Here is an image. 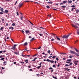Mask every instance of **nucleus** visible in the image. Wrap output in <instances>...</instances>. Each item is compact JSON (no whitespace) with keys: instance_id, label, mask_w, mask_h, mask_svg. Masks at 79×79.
Listing matches in <instances>:
<instances>
[{"instance_id":"nucleus-1","label":"nucleus","mask_w":79,"mask_h":79,"mask_svg":"<svg viewBox=\"0 0 79 79\" xmlns=\"http://www.w3.org/2000/svg\"><path fill=\"white\" fill-rule=\"evenodd\" d=\"M71 35V33H69L67 35H63V37H62V39H63V40H64L63 38L64 39H68V37Z\"/></svg>"},{"instance_id":"nucleus-2","label":"nucleus","mask_w":79,"mask_h":79,"mask_svg":"<svg viewBox=\"0 0 79 79\" xmlns=\"http://www.w3.org/2000/svg\"><path fill=\"white\" fill-rule=\"evenodd\" d=\"M17 46V44H15L14 45V46H13L12 48V49H13V50H15V48H16V46Z\"/></svg>"},{"instance_id":"nucleus-3","label":"nucleus","mask_w":79,"mask_h":79,"mask_svg":"<svg viewBox=\"0 0 79 79\" xmlns=\"http://www.w3.org/2000/svg\"><path fill=\"white\" fill-rule=\"evenodd\" d=\"M72 26L73 27H75V28H78V27H77V26L75 25L74 24H72Z\"/></svg>"},{"instance_id":"nucleus-4","label":"nucleus","mask_w":79,"mask_h":79,"mask_svg":"<svg viewBox=\"0 0 79 79\" xmlns=\"http://www.w3.org/2000/svg\"><path fill=\"white\" fill-rule=\"evenodd\" d=\"M23 3H19V5L18 6L19 8H20L21 7V6H23Z\"/></svg>"},{"instance_id":"nucleus-5","label":"nucleus","mask_w":79,"mask_h":79,"mask_svg":"<svg viewBox=\"0 0 79 79\" xmlns=\"http://www.w3.org/2000/svg\"><path fill=\"white\" fill-rule=\"evenodd\" d=\"M70 53H71L72 54H75L76 52H74L70 50Z\"/></svg>"},{"instance_id":"nucleus-6","label":"nucleus","mask_w":79,"mask_h":79,"mask_svg":"<svg viewBox=\"0 0 79 79\" xmlns=\"http://www.w3.org/2000/svg\"><path fill=\"white\" fill-rule=\"evenodd\" d=\"M8 10H5L4 11L5 13H8L9 12Z\"/></svg>"},{"instance_id":"nucleus-7","label":"nucleus","mask_w":79,"mask_h":79,"mask_svg":"<svg viewBox=\"0 0 79 79\" xmlns=\"http://www.w3.org/2000/svg\"><path fill=\"white\" fill-rule=\"evenodd\" d=\"M27 42H26L25 43H24V44L23 45L24 46V45H27Z\"/></svg>"},{"instance_id":"nucleus-8","label":"nucleus","mask_w":79,"mask_h":79,"mask_svg":"<svg viewBox=\"0 0 79 79\" xmlns=\"http://www.w3.org/2000/svg\"><path fill=\"white\" fill-rule=\"evenodd\" d=\"M56 38L57 40H60V38H58V36H56Z\"/></svg>"},{"instance_id":"nucleus-9","label":"nucleus","mask_w":79,"mask_h":79,"mask_svg":"<svg viewBox=\"0 0 79 79\" xmlns=\"http://www.w3.org/2000/svg\"><path fill=\"white\" fill-rule=\"evenodd\" d=\"M4 13V11H2V12H0V14L1 15H3Z\"/></svg>"},{"instance_id":"nucleus-10","label":"nucleus","mask_w":79,"mask_h":79,"mask_svg":"<svg viewBox=\"0 0 79 79\" xmlns=\"http://www.w3.org/2000/svg\"><path fill=\"white\" fill-rule=\"evenodd\" d=\"M9 29H12V30H13L14 29V27H9Z\"/></svg>"},{"instance_id":"nucleus-11","label":"nucleus","mask_w":79,"mask_h":79,"mask_svg":"<svg viewBox=\"0 0 79 79\" xmlns=\"http://www.w3.org/2000/svg\"><path fill=\"white\" fill-rule=\"evenodd\" d=\"M68 3L69 4V3H72V1L71 0L69 1L68 2Z\"/></svg>"},{"instance_id":"nucleus-12","label":"nucleus","mask_w":79,"mask_h":79,"mask_svg":"<svg viewBox=\"0 0 79 79\" xmlns=\"http://www.w3.org/2000/svg\"><path fill=\"white\" fill-rule=\"evenodd\" d=\"M48 3H50V4H52L53 3V2H48Z\"/></svg>"},{"instance_id":"nucleus-13","label":"nucleus","mask_w":79,"mask_h":79,"mask_svg":"<svg viewBox=\"0 0 79 79\" xmlns=\"http://www.w3.org/2000/svg\"><path fill=\"white\" fill-rule=\"evenodd\" d=\"M26 32V33H27V34H28V33H29V31H25Z\"/></svg>"},{"instance_id":"nucleus-14","label":"nucleus","mask_w":79,"mask_h":79,"mask_svg":"<svg viewBox=\"0 0 79 79\" xmlns=\"http://www.w3.org/2000/svg\"><path fill=\"white\" fill-rule=\"evenodd\" d=\"M28 60H25V62H26V63H29V62H28V61H28Z\"/></svg>"},{"instance_id":"nucleus-15","label":"nucleus","mask_w":79,"mask_h":79,"mask_svg":"<svg viewBox=\"0 0 79 79\" xmlns=\"http://www.w3.org/2000/svg\"><path fill=\"white\" fill-rule=\"evenodd\" d=\"M79 10L78 9V10H76V13H79Z\"/></svg>"},{"instance_id":"nucleus-16","label":"nucleus","mask_w":79,"mask_h":79,"mask_svg":"<svg viewBox=\"0 0 79 79\" xmlns=\"http://www.w3.org/2000/svg\"><path fill=\"white\" fill-rule=\"evenodd\" d=\"M75 54L76 56H79V54H78L76 53H75Z\"/></svg>"},{"instance_id":"nucleus-17","label":"nucleus","mask_w":79,"mask_h":79,"mask_svg":"<svg viewBox=\"0 0 79 79\" xmlns=\"http://www.w3.org/2000/svg\"><path fill=\"white\" fill-rule=\"evenodd\" d=\"M41 67V66H38V67H36V68H37V69H40V68Z\"/></svg>"},{"instance_id":"nucleus-18","label":"nucleus","mask_w":79,"mask_h":79,"mask_svg":"<svg viewBox=\"0 0 79 79\" xmlns=\"http://www.w3.org/2000/svg\"><path fill=\"white\" fill-rule=\"evenodd\" d=\"M4 29V27H2L0 28V30H3Z\"/></svg>"},{"instance_id":"nucleus-19","label":"nucleus","mask_w":79,"mask_h":79,"mask_svg":"<svg viewBox=\"0 0 79 79\" xmlns=\"http://www.w3.org/2000/svg\"><path fill=\"white\" fill-rule=\"evenodd\" d=\"M34 40V38H32L30 40V41H32V40Z\"/></svg>"},{"instance_id":"nucleus-20","label":"nucleus","mask_w":79,"mask_h":79,"mask_svg":"<svg viewBox=\"0 0 79 79\" xmlns=\"http://www.w3.org/2000/svg\"><path fill=\"white\" fill-rule=\"evenodd\" d=\"M60 54H61V55H65L66 54V53H60Z\"/></svg>"},{"instance_id":"nucleus-21","label":"nucleus","mask_w":79,"mask_h":79,"mask_svg":"<svg viewBox=\"0 0 79 79\" xmlns=\"http://www.w3.org/2000/svg\"><path fill=\"white\" fill-rule=\"evenodd\" d=\"M50 61H51V60H50L49 59H47L46 60V61H48V62H50Z\"/></svg>"},{"instance_id":"nucleus-22","label":"nucleus","mask_w":79,"mask_h":79,"mask_svg":"<svg viewBox=\"0 0 79 79\" xmlns=\"http://www.w3.org/2000/svg\"><path fill=\"white\" fill-rule=\"evenodd\" d=\"M67 2V1H64L63 2V3H66Z\"/></svg>"},{"instance_id":"nucleus-23","label":"nucleus","mask_w":79,"mask_h":79,"mask_svg":"<svg viewBox=\"0 0 79 79\" xmlns=\"http://www.w3.org/2000/svg\"><path fill=\"white\" fill-rule=\"evenodd\" d=\"M74 63L75 64V65H77V64L76 63V61L74 62Z\"/></svg>"},{"instance_id":"nucleus-24","label":"nucleus","mask_w":79,"mask_h":79,"mask_svg":"<svg viewBox=\"0 0 79 79\" xmlns=\"http://www.w3.org/2000/svg\"><path fill=\"white\" fill-rule=\"evenodd\" d=\"M56 57V56H54L52 57L53 59H54V58H55Z\"/></svg>"},{"instance_id":"nucleus-25","label":"nucleus","mask_w":79,"mask_h":79,"mask_svg":"<svg viewBox=\"0 0 79 79\" xmlns=\"http://www.w3.org/2000/svg\"><path fill=\"white\" fill-rule=\"evenodd\" d=\"M62 8H66V6H61Z\"/></svg>"},{"instance_id":"nucleus-26","label":"nucleus","mask_w":79,"mask_h":79,"mask_svg":"<svg viewBox=\"0 0 79 79\" xmlns=\"http://www.w3.org/2000/svg\"><path fill=\"white\" fill-rule=\"evenodd\" d=\"M48 53H50V51L49 50L48 51Z\"/></svg>"},{"instance_id":"nucleus-27","label":"nucleus","mask_w":79,"mask_h":79,"mask_svg":"<svg viewBox=\"0 0 79 79\" xmlns=\"http://www.w3.org/2000/svg\"><path fill=\"white\" fill-rule=\"evenodd\" d=\"M65 66H70V65H68V64H66Z\"/></svg>"},{"instance_id":"nucleus-28","label":"nucleus","mask_w":79,"mask_h":79,"mask_svg":"<svg viewBox=\"0 0 79 79\" xmlns=\"http://www.w3.org/2000/svg\"><path fill=\"white\" fill-rule=\"evenodd\" d=\"M0 10L1 11H3V8H1L0 9Z\"/></svg>"},{"instance_id":"nucleus-29","label":"nucleus","mask_w":79,"mask_h":79,"mask_svg":"<svg viewBox=\"0 0 79 79\" xmlns=\"http://www.w3.org/2000/svg\"><path fill=\"white\" fill-rule=\"evenodd\" d=\"M50 63H54V60H51L50 61Z\"/></svg>"},{"instance_id":"nucleus-30","label":"nucleus","mask_w":79,"mask_h":79,"mask_svg":"<svg viewBox=\"0 0 79 79\" xmlns=\"http://www.w3.org/2000/svg\"><path fill=\"white\" fill-rule=\"evenodd\" d=\"M56 66V65L54 64L53 65L52 67H53V68H55Z\"/></svg>"},{"instance_id":"nucleus-31","label":"nucleus","mask_w":79,"mask_h":79,"mask_svg":"<svg viewBox=\"0 0 79 79\" xmlns=\"http://www.w3.org/2000/svg\"><path fill=\"white\" fill-rule=\"evenodd\" d=\"M67 61H71V59H69L67 60Z\"/></svg>"},{"instance_id":"nucleus-32","label":"nucleus","mask_w":79,"mask_h":79,"mask_svg":"<svg viewBox=\"0 0 79 79\" xmlns=\"http://www.w3.org/2000/svg\"><path fill=\"white\" fill-rule=\"evenodd\" d=\"M28 56V57H30V56H31L30 55H28L27 56Z\"/></svg>"},{"instance_id":"nucleus-33","label":"nucleus","mask_w":79,"mask_h":79,"mask_svg":"<svg viewBox=\"0 0 79 79\" xmlns=\"http://www.w3.org/2000/svg\"><path fill=\"white\" fill-rule=\"evenodd\" d=\"M68 62H66L67 63H71V61H67Z\"/></svg>"},{"instance_id":"nucleus-34","label":"nucleus","mask_w":79,"mask_h":79,"mask_svg":"<svg viewBox=\"0 0 79 79\" xmlns=\"http://www.w3.org/2000/svg\"><path fill=\"white\" fill-rule=\"evenodd\" d=\"M51 41H53V40H55V39H51Z\"/></svg>"},{"instance_id":"nucleus-35","label":"nucleus","mask_w":79,"mask_h":79,"mask_svg":"<svg viewBox=\"0 0 79 79\" xmlns=\"http://www.w3.org/2000/svg\"><path fill=\"white\" fill-rule=\"evenodd\" d=\"M71 7H72V8H74V7H75V6H74V5L72 6Z\"/></svg>"},{"instance_id":"nucleus-36","label":"nucleus","mask_w":79,"mask_h":79,"mask_svg":"<svg viewBox=\"0 0 79 79\" xmlns=\"http://www.w3.org/2000/svg\"><path fill=\"white\" fill-rule=\"evenodd\" d=\"M46 7L47 8H50V6H47Z\"/></svg>"},{"instance_id":"nucleus-37","label":"nucleus","mask_w":79,"mask_h":79,"mask_svg":"<svg viewBox=\"0 0 79 79\" xmlns=\"http://www.w3.org/2000/svg\"><path fill=\"white\" fill-rule=\"evenodd\" d=\"M1 19L2 22H3V21H4V19Z\"/></svg>"},{"instance_id":"nucleus-38","label":"nucleus","mask_w":79,"mask_h":79,"mask_svg":"<svg viewBox=\"0 0 79 79\" xmlns=\"http://www.w3.org/2000/svg\"><path fill=\"white\" fill-rule=\"evenodd\" d=\"M56 59L57 61H58V60H59V59H58V57H56Z\"/></svg>"},{"instance_id":"nucleus-39","label":"nucleus","mask_w":79,"mask_h":79,"mask_svg":"<svg viewBox=\"0 0 79 79\" xmlns=\"http://www.w3.org/2000/svg\"><path fill=\"white\" fill-rule=\"evenodd\" d=\"M4 60V58H2L0 59V60Z\"/></svg>"},{"instance_id":"nucleus-40","label":"nucleus","mask_w":79,"mask_h":79,"mask_svg":"<svg viewBox=\"0 0 79 79\" xmlns=\"http://www.w3.org/2000/svg\"><path fill=\"white\" fill-rule=\"evenodd\" d=\"M12 26H15V23H12Z\"/></svg>"},{"instance_id":"nucleus-41","label":"nucleus","mask_w":79,"mask_h":79,"mask_svg":"<svg viewBox=\"0 0 79 79\" xmlns=\"http://www.w3.org/2000/svg\"><path fill=\"white\" fill-rule=\"evenodd\" d=\"M75 24H76L78 26H79V24L77 23H75Z\"/></svg>"},{"instance_id":"nucleus-42","label":"nucleus","mask_w":79,"mask_h":79,"mask_svg":"<svg viewBox=\"0 0 79 79\" xmlns=\"http://www.w3.org/2000/svg\"><path fill=\"white\" fill-rule=\"evenodd\" d=\"M73 56H69V58H72V57H73Z\"/></svg>"},{"instance_id":"nucleus-43","label":"nucleus","mask_w":79,"mask_h":79,"mask_svg":"<svg viewBox=\"0 0 79 79\" xmlns=\"http://www.w3.org/2000/svg\"><path fill=\"white\" fill-rule=\"evenodd\" d=\"M53 78H54V79H57V78H56V77H55L54 76H53Z\"/></svg>"},{"instance_id":"nucleus-44","label":"nucleus","mask_w":79,"mask_h":79,"mask_svg":"<svg viewBox=\"0 0 79 79\" xmlns=\"http://www.w3.org/2000/svg\"><path fill=\"white\" fill-rule=\"evenodd\" d=\"M77 34L78 35H79V32L78 31H77Z\"/></svg>"},{"instance_id":"nucleus-45","label":"nucleus","mask_w":79,"mask_h":79,"mask_svg":"<svg viewBox=\"0 0 79 79\" xmlns=\"http://www.w3.org/2000/svg\"><path fill=\"white\" fill-rule=\"evenodd\" d=\"M40 48H41V47H40L39 48H38L37 49H40Z\"/></svg>"},{"instance_id":"nucleus-46","label":"nucleus","mask_w":79,"mask_h":79,"mask_svg":"<svg viewBox=\"0 0 79 79\" xmlns=\"http://www.w3.org/2000/svg\"><path fill=\"white\" fill-rule=\"evenodd\" d=\"M18 2V1H16L15 3V5H16V3H17Z\"/></svg>"},{"instance_id":"nucleus-47","label":"nucleus","mask_w":79,"mask_h":79,"mask_svg":"<svg viewBox=\"0 0 79 79\" xmlns=\"http://www.w3.org/2000/svg\"><path fill=\"white\" fill-rule=\"evenodd\" d=\"M39 35H40V36H42L43 34H40Z\"/></svg>"},{"instance_id":"nucleus-48","label":"nucleus","mask_w":79,"mask_h":79,"mask_svg":"<svg viewBox=\"0 0 79 79\" xmlns=\"http://www.w3.org/2000/svg\"><path fill=\"white\" fill-rule=\"evenodd\" d=\"M49 69H53V68H52V67H50L49 68Z\"/></svg>"},{"instance_id":"nucleus-49","label":"nucleus","mask_w":79,"mask_h":79,"mask_svg":"<svg viewBox=\"0 0 79 79\" xmlns=\"http://www.w3.org/2000/svg\"><path fill=\"white\" fill-rule=\"evenodd\" d=\"M22 32L23 33V34H24V31L22 30Z\"/></svg>"},{"instance_id":"nucleus-50","label":"nucleus","mask_w":79,"mask_h":79,"mask_svg":"<svg viewBox=\"0 0 79 79\" xmlns=\"http://www.w3.org/2000/svg\"><path fill=\"white\" fill-rule=\"evenodd\" d=\"M15 55H18V52H15Z\"/></svg>"},{"instance_id":"nucleus-51","label":"nucleus","mask_w":79,"mask_h":79,"mask_svg":"<svg viewBox=\"0 0 79 79\" xmlns=\"http://www.w3.org/2000/svg\"><path fill=\"white\" fill-rule=\"evenodd\" d=\"M17 15H19V13L18 12H17Z\"/></svg>"},{"instance_id":"nucleus-52","label":"nucleus","mask_w":79,"mask_h":79,"mask_svg":"<svg viewBox=\"0 0 79 79\" xmlns=\"http://www.w3.org/2000/svg\"><path fill=\"white\" fill-rule=\"evenodd\" d=\"M75 51L77 52H79V51H78V50H77V49Z\"/></svg>"},{"instance_id":"nucleus-53","label":"nucleus","mask_w":79,"mask_h":79,"mask_svg":"<svg viewBox=\"0 0 79 79\" xmlns=\"http://www.w3.org/2000/svg\"><path fill=\"white\" fill-rule=\"evenodd\" d=\"M3 57L2 56H0V58H2Z\"/></svg>"},{"instance_id":"nucleus-54","label":"nucleus","mask_w":79,"mask_h":79,"mask_svg":"<svg viewBox=\"0 0 79 79\" xmlns=\"http://www.w3.org/2000/svg\"><path fill=\"white\" fill-rule=\"evenodd\" d=\"M52 56H49V57H48V58H52Z\"/></svg>"},{"instance_id":"nucleus-55","label":"nucleus","mask_w":79,"mask_h":79,"mask_svg":"<svg viewBox=\"0 0 79 79\" xmlns=\"http://www.w3.org/2000/svg\"><path fill=\"white\" fill-rule=\"evenodd\" d=\"M3 52V51H0V53H2Z\"/></svg>"},{"instance_id":"nucleus-56","label":"nucleus","mask_w":79,"mask_h":79,"mask_svg":"<svg viewBox=\"0 0 79 79\" xmlns=\"http://www.w3.org/2000/svg\"><path fill=\"white\" fill-rule=\"evenodd\" d=\"M3 63L4 64H5V63H6V61H5Z\"/></svg>"},{"instance_id":"nucleus-57","label":"nucleus","mask_w":79,"mask_h":79,"mask_svg":"<svg viewBox=\"0 0 79 79\" xmlns=\"http://www.w3.org/2000/svg\"><path fill=\"white\" fill-rule=\"evenodd\" d=\"M6 52V50H4L3 51V53H5V52Z\"/></svg>"},{"instance_id":"nucleus-58","label":"nucleus","mask_w":79,"mask_h":79,"mask_svg":"<svg viewBox=\"0 0 79 79\" xmlns=\"http://www.w3.org/2000/svg\"><path fill=\"white\" fill-rule=\"evenodd\" d=\"M14 64H16V62H14Z\"/></svg>"},{"instance_id":"nucleus-59","label":"nucleus","mask_w":79,"mask_h":79,"mask_svg":"<svg viewBox=\"0 0 79 79\" xmlns=\"http://www.w3.org/2000/svg\"><path fill=\"white\" fill-rule=\"evenodd\" d=\"M73 64V63H70L69 64L70 65H71Z\"/></svg>"},{"instance_id":"nucleus-60","label":"nucleus","mask_w":79,"mask_h":79,"mask_svg":"<svg viewBox=\"0 0 79 79\" xmlns=\"http://www.w3.org/2000/svg\"><path fill=\"white\" fill-rule=\"evenodd\" d=\"M41 64H42V62L40 63V66H41Z\"/></svg>"},{"instance_id":"nucleus-61","label":"nucleus","mask_w":79,"mask_h":79,"mask_svg":"<svg viewBox=\"0 0 79 79\" xmlns=\"http://www.w3.org/2000/svg\"><path fill=\"white\" fill-rule=\"evenodd\" d=\"M63 5V3H61L60 4V5Z\"/></svg>"},{"instance_id":"nucleus-62","label":"nucleus","mask_w":79,"mask_h":79,"mask_svg":"<svg viewBox=\"0 0 79 79\" xmlns=\"http://www.w3.org/2000/svg\"><path fill=\"white\" fill-rule=\"evenodd\" d=\"M23 18L21 17V20H22V21H23Z\"/></svg>"},{"instance_id":"nucleus-63","label":"nucleus","mask_w":79,"mask_h":79,"mask_svg":"<svg viewBox=\"0 0 79 79\" xmlns=\"http://www.w3.org/2000/svg\"><path fill=\"white\" fill-rule=\"evenodd\" d=\"M28 68H31V66H28Z\"/></svg>"},{"instance_id":"nucleus-64","label":"nucleus","mask_w":79,"mask_h":79,"mask_svg":"<svg viewBox=\"0 0 79 79\" xmlns=\"http://www.w3.org/2000/svg\"><path fill=\"white\" fill-rule=\"evenodd\" d=\"M6 26H8V23H6Z\"/></svg>"}]
</instances>
